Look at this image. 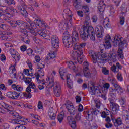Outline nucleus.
Masks as SVG:
<instances>
[{
	"label": "nucleus",
	"instance_id": "1",
	"mask_svg": "<svg viewBox=\"0 0 129 129\" xmlns=\"http://www.w3.org/2000/svg\"><path fill=\"white\" fill-rule=\"evenodd\" d=\"M109 53H103L101 55L100 52H94L92 50L89 51V56L92 59L93 62L95 64L97 63L98 66H102L109 58Z\"/></svg>",
	"mask_w": 129,
	"mask_h": 129
},
{
	"label": "nucleus",
	"instance_id": "2",
	"mask_svg": "<svg viewBox=\"0 0 129 129\" xmlns=\"http://www.w3.org/2000/svg\"><path fill=\"white\" fill-rule=\"evenodd\" d=\"M79 40L78 32L76 31L75 27H74L72 36L69 34L66 35L63 39V43L67 48H71L72 46H75V44H78L77 42Z\"/></svg>",
	"mask_w": 129,
	"mask_h": 129
},
{
	"label": "nucleus",
	"instance_id": "3",
	"mask_svg": "<svg viewBox=\"0 0 129 129\" xmlns=\"http://www.w3.org/2000/svg\"><path fill=\"white\" fill-rule=\"evenodd\" d=\"M86 46V43H76L73 47L74 50L71 54L74 59H76L79 64H81L83 62V51L82 48Z\"/></svg>",
	"mask_w": 129,
	"mask_h": 129
},
{
	"label": "nucleus",
	"instance_id": "4",
	"mask_svg": "<svg viewBox=\"0 0 129 129\" xmlns=\"http://www.w3.org/2000/svg\"><path fill=\"white\" fill-rule=\"evenodd\" d=\"M46 83H48V88H52L53 87L54 94L56 97H60L61 92V88L60 83L58 82H54V78L48 77L46 80Z\"/></svg>",
	"mask_w": 129,
	"mask_h": 129
},
{
	"label": "nucleus",
	"instance_id": "5",
	"mask_svg": "<svg viewBox=\"0 0 129 129\" xmlns=\"http://www.w3.org/2000/svg\"><path fill=\"white\" fill-rule=\"evenodd\" d=\"M113 44L115 47L119 46V48H121V49H124V48H126L127 46V41L122 37H118V36H116L114 38Z\"/></svg>",
	"mask_w": 129,
	"mask_h": 129
},
{
	"label": "nucleus",
	"instance_id": "6",
	"mask_svg": "<svg viewBox=\"0 0 129 129\" xmlns=\"http://www.w3.org/2000/svg\"><path fill=\"white\" fill-rule=\"evenodd\" d=\"M59 71L61 79L63 80H64V79H67L68 87L70 89L72 88L73 82H72V80L70 79V75L68 74L66 70L63 68H60Z\"/></svg>",
	"mask_w": 129,
	"mask_h": 129
},
{
	"label": "nucleus",
	"instance_id": "7",
	"mask_svg": "<svg viewBox=\"0 0 129 129\" xmlns=\"http://www.w3.org/2000/svg\"><path fill=\"white\" fill-rule=\"evenodd\" d=\"M11 25L13 28H15V27H17V26H19L20 27H25V29H27V30H28V32L31 33V34H35L34 28H31V27H30V25H29V24L23 21L18 20L16 22L11 23Z\"/></svg>",
	"mask_w": 129,
	"mask_h": 129
},
{
	"label": "nucleus",
	"instance_id": "8",
	"mask_svg": "<svg viewBox=\"0 0 129 129\" xmlns=\"http://www.w3.org/2000/svg\"><path fill=\"white\" fill-rule=\"evenodd\" d=\"M81 119V113L77 112L75 117V119L72 118H68V121L71 127L73 129L76 128V121H79Z\"/></svg>",
	"mask_w": 129,
	"mask_h": 129
},
{
	"label": "nucleus",
	"instance_id": "9",
	"mask_svg": "<svg viewBox=\"0 0 129 129\" xmlns=\"http://www.w3.org/2000/svg\"><path fill=\"white\" fill-rule=\"evenodd\" d=\"M84 30L86 33L90 36V39L91 41H95V33H94V29L92 26H85L83 27Z\"/></svg>",
	"mask_w": 129,
	"mask_h": 129
},
{
	"label": "nucleus",
	"instance_id": "10",
	"mask_svg": "<svg viewBox=\"0 0 129 129\" xmlns=\"http://www.w3.org/2000/svg\"><path fill=\"white\" fill-rule=\"evenodd\" d=\"M110 106L111 107V112L113 115L117 114L118 111L119 110V106L115 103L113 100L110 101Z\"/></svg>",
	"mask_w": 129,
	"mask_h": 129
},
{
	"label": "nucleus",
	"instance_id": "11",
	"mask_svg": "<svg viewBox=\"0 0 129 129\" xmlns=\"http://www.w3.org/2000/svg\"><path fill=\"white\" fill-rule=\"evenodd\" d=\"M63 18L68 22V24H71V20L72 19V13L70 9L66 8L63 10Z\"/></svg>",
	"mask_w": 129,
	"mask_h": 129
},
{
	"label": "nucleus",
	"instance_id": "12",
	"mask_svg": "<svg viewBox=\"0 0 129 129\" xmlns=\"http://www.w3.org/2000/svg\"><path fill=\"white\" fill-rule=\"evenodd\" d=\"M88 62H84L83 66V73L85 77L87 78L91 77V73L89 68H88Z\"/></svg>",
	"mask_w": 129,
	"mask_h": 129
},
{
	"label": "nucleus",
	"instance_id": "13",
	"mask_svg": "<svg viewBox=\"0 0 129 129\" xmlns=\"http://www.w3.org/2000/svg\"><path fill=\"white\" fill-rule=\"evenodd\" d=\"M51 40L52 47L55 49H58V48H59V46L60 45L58 36L56 35H53L51 38Z\"/></svg>",
	"mask_w": 129,
	"mask_h": 129
},
{
	"label": "nucleus",
	"instance_id": "14",
	"mask_svg": "<svg viewBox=\"0 0 129 129\" xmlns=\"http://www.w3.org/2000/svg\"><path fill=\"white\" fill-rule=\"evenodd\" d=\"M96 35L99 39L103 37V27L101 25H97L95 29Z\"/></svg>",
	"mask_w": 129,
	"mask_h": 129
},
{
	"label": "nucleus",
	"instance_id": "15",
	"mask_svg": "<svg viewBox=\"0 0 129 129\" xmlns=\"http://www.w3.org/2000/svg\"><path fill=\"white\" fill-rule=\"evenodd\" d=\"M66 106L70 115H75V114L78 112L77 109H75L74 106H73L72 104H66Z\"/></svg>",
	"mask_w": 129,
	"mask_h": 129
},
{
	"label": "nucleus",
	"instance_id": "16",
	"mask_svg": "<svg viewBox=\"0 0 129 129\" xmlns=\"http://www.w3.org/2000/svg\"><path fill=\"white\" fill-rule=\"evenodd\" d=\"M35 23H32L30 24L31 27L30 29H33L34 31H35V29H36L35 27H36V28H42V23L43 21L41 20V19H38L34 20ZM36 36V33L34 32V34Z\"/></svg>",
	"mask_w": 129,
	"mask_h": 129
},
{
	"label": "nucleus",
	"instance_id": "17",
	"mask_svg": "<svg viewBox=\"0 0 129 129\" xmlns=\"http://www.w3.org/2000/svg\"><path fill=\"white\" fill-rule=\"evenodd\" d=\"M84 113H86V116L87 117H88V118H89V117H92V115H93V114H94L95 115H97V114L99 113V111L96 109V108L95 109L92 108L91 110H90L88 112L84 111Z\"/></svg>",
	"mask_w": 129,
	"mask_h": 129
},
{
	"label": "nucleus",
	"instance_id": "18",
	"mask_svg": "<svg viewBox=\"0 0 129 129\" xmlns=\"http://www.w3.org/2000/svg\"><path fill=\"white\" fill-rule=\"evenodd\" d=\"M110 81L112 83V84H113V85L114 87V89L115 91L117 92L118 94L120 95L121 94V93H123V89H122V88H121L120 86H119V85L117 84H114V83L113 82L114 81H115V80L113 79H111Z\"/></svg>",
	"mask_w": 129,
	"mask_h": 129
},
{
	"label": "nucleus",
	"instance_id": "19",
	"mask_svg": "<svg viewBox=\"0 0 129 129\" xmlns=\"http://www.w3.org/2000/svg\"><path fill=\"white\" fill-rule=\"evenodd\" d=\"M111 41V38H110V36L107 35L105 37L104 46L105 49H108L110 48H111V44H110Z\"/></svg>",
	"mask_w": 129,
	"mask_h": 129
},
{
	"label": "nucleus",
	"instance_id": "20",
	"mask_svg": "<svg viewBox=\"0 0 129 129\" xmlns=\"http://www.w3.org/2000/svg\"><path fill=\"white\" fill-rule=\"evenodd\" d=\"M111 118L115 126H119V125L122 124V120H121V118L119 117L117 119H115L114 116L111 114Z\"/></svg>",
	"mask_w": 129,
	"mask_h": 129
},
{
	"label": "nucleus",
	"instance_id": "21",
	"mask_svg": "<svg viewBox=\"0 0 129 129\" xmlns=\"http://www.w3.org/2000/svg\"><path fill=\"white\" fill-rule=\"evenodd\" d=\"M37 32L38 33V34L41 36V37H43L44 39H46V40H50V36L47 35L46 30L45 29H41L40 30L39 29L37 30Z\"/></svg>",
	"mask_w": 129,
	"mask_h": 129
},
{
	"label": "nucleus",
	"instance_id": "22",
	"mask_svg": "<svg viewBox=\"0 0 129 129\" xmlns=\"http://www.w3.org/2000/svg\"><path fill=\"white\" fill-rule=\"evenodd\" d=\"M68 67L71 70H73L74 72H78L80 70V68L79 67L76 68L75 64L72 61L69 62Z\"/></svg>",
	"mask_w": 129,
	"mask_h": 129
},
{
	"label": "nucleus",
	"instance_id": "23",
	"mask_svg": "<svg viewBox=\"0 0 129 129\" xmlns=\"http://www.w3.org/2000/svg\"><path fill=\"white\" fill-rule=\"evenodd\" d=\"M80 35L81 38L82 39V40H84L85 41L87 38H88V34L87 33L86 31L84 29L83 27L81 28V30L80 31Z\"/></svg>",
	"mask_w": 129,
	"mask_h": 129
},
{
	"label": "nucleus",
	"instance_id": "24",
	"mask_svg": "<svg viewBox=\"0 0 129 129\" xmlns=\"http://www.w3.org/2000/svg\"><path fill=\"white\" fill-rule=\"evenodd\" d=\"M48 114L50 119L54 120V119H56V113H54V109L53 107L49 108L48 111Z\"/></svg>",
	"mask_w": 129,
	"mask_h": 129
},
{
	"label": "nucleus",
	"instance_id": "25",
	"mask_svg": "<svg viewBox=\"0 0 129 129\" xmlns=\"http://www.w3.org/2000/svg\"><path fill=\"white\" fill-rule=\"evenodd\" d=\"M89 91L92 95H94L96 93H98V87L94 85H92L89 88Z\"/></svg>",
	"mask_w": 129,
	"mask_h": 129
},
{
	"label": "nucleus",
	"instance_id": "26",
	"mask_svg": "<svg viewBox=\"0 0 129 129\" xmlns=\"http://www.w3.org/2000/svg\"><path fill=\"white\" fill-rule=\"evenodd\" d=\"M12 123L14 124H20V125H26L27 122L20 119H13L12 120Z\"/></svg>",
	"mask_w": 129,
	"mask_h": 129
},
{
	"label": "nucleus",
	"instance_id": "27",
	"mask_svg": "<svg viewBox=\"0 0 129 129\" xmlns=\"http://www.w3.org/2000/svg\"><path fill=\"white\" fill-rule=\"evenodd\" d=\"M5 109H6L8 112L10 111V114H11L12 112H14V108L12 106H10L8 104H5L4 105L2 106Z\"/></svg>",
	"mask_w": 129,
	"mask_h": 129
},
{
	"label": "nucleus",
	"instance_id": "28",
	"mask_svg": "<svg viewBox=\"0 0 129 129\" xmlns=\"http://www.w3.org/2000/svg\"><path fill=\"white\" fill-rule=\"evenodd\" d=\"M11 87L12 89H14V90H16V91H22L23 90V87H22V86L21 85H16V84H13L11 86Z\"/></svg>",
	"mask_w": 129,
	"mask_h": 129
},
{
	"label": "nucleus",
	"instance_id": "29",
	"mask_svg": "<svg viewBox=\"0 0 129 129\" xmlns=\"http://www.w3.org/2000/svg\"><path fill=\"white\" fill-rule=\"evenodd\" d=\"M45 75L44 72V69L38 68V72L35 74V77H40L41 76H44Z\"/></svg>",
	"mask_w": 129,
	"mask_h": 129
},
{
	"label": "nucleus",
	"instance_id": "30",
	"mask_svg": "<svg viewBox=\"0 0 129 129\" xmlns=\"http://www.w3.org/2000/svg\"><path fill=\"white\" fill-rule=\"evenodd\" d=\"M109 95L113 98H115L116 97V91H115V89L110 88L109 89Z\"/></svg>",
	"mask_w": 129,
	"mask_h": 129
},
{
	"label": "nucleus",
	"instance_id": "31",
	"mask_svg": "<svg viewBox=\"0 0 129 129\" xmlns=\"http://www.w3.org/2000/svg\"><path fill=\"white\" fill-rule=\"evenodd\" d=\"M82 10L84 14L89 15V7L87 5L82 6Z\"/></svg>",
	"mask_w": 129,
	"mask_h": 129
},
{
	"label": "nucleus",
	"instance_id": "32",
	"mask_svg": "<svg viewBox=\"0 0 129 129\" xmlns=\"http://www.w3.org/2000/svg\"><path fill=\"white\" fill-rule=\"evenodd\" d=\"M9 72L10 74H13L14 76H16L17 74V71L14 66H12L9 68Z\"/></svg>",
	"mask_w": 129,
	"mask_h": 129
},
{
	"label": "nucleus",
	"instance_id": "33",
	"mask_svg": "<svg viewBox=\"0 0 129 129\" xmlns=\"http://www.w3.org/2000/svg\"><path fill=\"white\" fill-rule=\"evenodd\" d=\"M31 88H32V89H34V88H36V85L34 83H31L29 84V86L27 87L26 91L27 93H30L32 91V90H31Z\"/></svg>",
	"mask_w": 129,
	"mask_h": 129
},
{
	"label": "nucleus",
	"instance_id": "34",
	"mask_svg": "<svg viewBox=\"0 0 129 129\" xmlns=\"http://www.w3.org/2000/svg\"><path fill=\"white\" fill-rule=\"evenodd\" d=\"M56 57V55H55V52H53V53H49V54L47 55L46 59L47 60H54L55 61V58Z\"/></svg>",
	"mask_w": 129,
	"mask_h": 129
},
{
	"label": "nucleus",
	"instance_id": "35",
	"mask_svg": "<svg viewBox=\"0 0 129 129\" xmlns=\"http://www.w3.org/2000/svg\"><path fill=\"white\" fill-rule=\"evenodd\" d=\"M2 3H5L8 6H12V5H16V1L14 0H2Z\"/></svg>",
	"mask_w": 129,
	"mask_h": 129
},
{
	"label": "nucleus",
	"instance_id": "36",
	"mask_svg": "<svg viewBox=\"0 0 129 129\" xmlns=\"http://www.w3.org/2000/svg\"><path fill=\"white\" fill-rule=\"evenodd\" d=\"M18 10L21 13L22 15H23V16H24V17H27V16H28V12L24 8H18Z\"/></svg>",
	"mask_w": 129,
	"mask_h": 129
},
{
	"label": "nucleus",
	"instance_id": "37",
	"mask_svg": "<svg viewBox=\"0 0 129 129\" xmlns=\"http://www.w3.org/2000/svg\"><path fill=\"white\" fill-rule=\"evenodd\" d=\"M57 119L60 122V123H62L63 120L64 119V112H61L57 116Z\"/></svg>",
	"mask_w": 129,
	"mask_h": 129
},
{
	"label": "nucleus",
	"instance_id": "38",
	"mask_svg": "<svg viewBox=\"0 0 129 129\" xmlns=\"http://www.w3.org/2000/svg\"><path fill=\"white\" fill-rule=\"evenodd\" d=\"M12 57L15 60L16 62H19L21 59V56L20 55V53L18 52H16V53L13 55Z\"/></svg>",
	"mask_w": 129,
	"mask_h": 129
},
{
	"label": "nucleus",
	"instance_id": "39",
	"mask_svg": "<svg viewBox=\"0 0 129 129\" xmlns=\"http://www.w3.org/2000/svg\"><path fill=\"white\" fill-rule=\"evenodd\" d=\"M40 77H36V78L37 80V82H38V83H39V84H45V85H48V84H49L48 83H47V80L46 81V82H45V80L43 79L42 80L39 79V78ZM48 79V78H46V80Z\"/></svg>",
	"mask_w": 129,
	"mask_h": 129
},
{
	"label": "nucleus",
	"instance_id": "40",
	"mask_svg": "<svg viewBox=\"0 0 129 129\" xmlns=\"http://www.w3.org/2000/svg\"><path fill=\"white\" fill-rule=\"evenodd\" d=\"M11 114L13 115V116H15L16 118H18V119H22V118H23V116H20L19 113H17V112H15V111L11 112Z\"/></svg>",
	"mask_w": 129,
	"mask_h": 129
},
{
	"label": "nucleus",
	"instance_id": "41",
	"mask_svg": "<svg viewBox=\"0 0 129 129\" xmlns=\"http://www.w3.org/2000/svg\"><path fill=\"white\" fill-rule=\"evenodd\" d=\"M104 26H106L107 28H109L110 27V24H109V20L108 18H105L103 21Z\"/></svg>",
	"mask_w": 129,
	"mask_h": 129
},
{
	"label": "nucleus",
	"instance_id": "42",
	"mask_svg": "<svg viewBox=\"0 0 129 129\" xmlns=\"http://www.w3.org/2000/svg\"><path fill=\"white\" fill-rule=\"evenodd\" d=\"M123 51H122V49H119L118 50V55L119 57V58H120L121 59H123V58H124V57L123 56Z\"/></svg>",
	"mask_w": 129,
	"mask_h": 129
},
{
	"label": "nucleus",
	"instance_id": "43",
	"mask_svg": "<svg viewBox=\"0 0 129 129\" xmlns=\"http://www.w3.org/2000/svg\"><path fill=\"white\" fill-rule=\"evenodd\" d=\"M73 6L77 10L79 9L80 8V2L74 1Z\"/></svg>",
	"mask_w": 129,
	"mask_h": 129
},
{
	"label": "nucleus",
	"instance_id": "44",
	"mask_svg": "<svg viewBox=\"0 0 129 129\" xmlns=\"http://www.w3.org/2000/svg\"><path fill=\"white\" fill-rule=\"evenodd\" d=\"M12 95V99H18V98H19V96H20V94L14 91L13 92Z\"/></svg>",
	"mask_w": 129,
	"mask_h": 129
},
{
	"label": "nucleus",
	"instance_id": "45",
	"mask_svg": "<svg viewBox=\"0 0 129 129\" xmlns=\"http://www.w3.org/2000/svg\"><path fill=\"white\" fill-rule=\"evenodd\" d=\"M95 107L96 108H100V105H101V103H100V101L99 100H96L95 99Z\"/></svg>",
	"mask_w": 129,
	"mask_h": 129
},
{
	"label": "nucleus",
	"instance_id": "46",
	"mask_svg": "<svg viewBox=\"0 0 129 129\" xmlns=\"http://www.w3.org/2000/svg\"><path fill=\"white\" fill-rule=\"evenodd\" d=\"M0 28L1 29H2V30L7 31V30H8V28H9V25L1 23Z\"/></svg>",
	"mask_w": 129,
	"mask_h": 129
},
{
	"label": "nucleus",
	"instance_id": "47",
	"mask_svg": "<svg viewBox=\"0 0 129 129\" xmlns=\"http://www.w3.org/2000/svg\"><path fill=\"white\" fill-rule=\"evenodd\" d=\"M111 70L112 72H114V73H117V72H118V69L116 68L115 65H113V66L111 67Z\"/></svg>",
	"mask_w": 129,
	"mask_h": 129
},
{
	"label": "nucleus",
	"instance_id": "48",
	"mask_svg": "<svg viewBox=\"0 0 129 129\" xmlns=\"http://www.w3.org/2000/svg\"><path fill=\"white\" fill-rule=\"evenodd\" d=\"M117 79L119 80V81H122L123 80V78H122V75L121 74V73L119 72L117 74Z\"/></svg>",
	"mask_w": 129,
	"mask_h": 129
},
{
	"label": "nucleus",
	"instance_id": "49",
	"mask_svg": "<svg viewBox=\"0 0 129 129\" xmlns=\"http://www.w3.org/2000/svg\"><path fill=\"white\" fill-rule=\"evenodd\" d=\"M24 80L25 82V83H27V84H31V81H32V79L29 77H26L24 78Z\"/></svg>",
	"mask_w": 129,
	"mask_h": 129
},
{
	"label": "nucleus",
	"instance_id": "50",
	"mask_svg": "<svg viewBox=\"0 0 129 129\" xmlns=\"http://www.w3.org/2000/svg\"><path fill=\"white\" fill-rule=\"evenodd\" d=\"M119 101H120V105L122 106L125 105V103L126 102V100H125V99H124L123 98H121V99H120V100H119Z\"/></svg>",
	"mask_w": 129,
	"mask_h": 129
},
{
	"label": "nucleus",
	"instance_id": "51",
	"mask_svg": "<svg viewBox=\"0 0 129 129\" xmlns=\"http://www.w3.org/2000/svg\"><path fill=\"white\" fill-rule=\"evenodd\" d=\"M102 72L104 74V75H108V74H109V71L105 68H102Z\"/></svg>",
	"mask_w": 129,
	"mask_h": 129
},
{
	"label": "nucleus",
	"instance_id": "52",
	"mask_svg": "<svg viewBox=\"0 0 129 129\" xmlns=\"http://www.w3.org/2000/svg\"><path fill=\"white\" fill-rule=\"evenodd\" d=\"M10 128V125L8 123H4L1 126V129H9Z\"/></svg>",
	"mask_w": 129,
	"mask_h": 129
},
{
	"label": "nucleus",
	"instance_id": "53",
	"mask_svg": "<svg viewBox=\"0 0 129 129\" xmlns=\"http://www.w3.org/2000/svg\"><path fill=\"white\" fill-rule=\"evenodd\" d=\"M23 96L26 98H31L32 97V94L30 93H23Z\"/></svg>",
	"mask_w": 129,
	"mask_h": 129
},
{
	"label": "nucleus",
	"instance_id": "54",
	"mask_svg": "<svg viewBox=\"0 0 129 129\" xmlns=\"http://www.w3.org/2000/svg\"><path fill=\"white\" fill-rule=\"evenodd\" d=\"M125 20L124 17L122 16L120 17L119 24L121 26H123L124 25V21Z\"/></svg>",
	"mask_w": 129,
	"mask_h": 129
},
{
	"label": "nucleus",
	"instance_id": "55",
	"mask_svg": "<svg viewBox=\"0 0 129 129\" xmlns=\"http://www.w3.org/2000/svg\"><path fill=\"white\" fill-rule=\"evenodd\" d=\"M68 22V23H65L64 25H63V30L64 29V30H66L64 31V34H67V30H68V29H69V25Z\"/></svg>",
	"mask_w": 129,
	"mask_h": 129
},
{
	"label": "nucleus",
	"instance_id": "56",
	"mask_svg": "<svg viewBox=\"0 0 129 129\" xmlns=\"http://www.w3.org/2000/svg\"><path fill=\"white\" fill-rule=\"evenodd\" d=\"M9 51H10V53L11 55H12V56H13V55L18 53V52H17V51H16V50H15L14 48L9 49Z\"/></svg>",
	"mask_w": 129,
	"mask_h": 129
},
{
	"label": "nucleus",
	"instance_id": "57",
	"mask_svg": "<svg viewBox=\"0 0 129 129\" xmlns=\"http://www.w3.org/2000/svg\"><path fill=\"white\" fill-rule=\"evenodd\" d=\"M22 40L25 44H27L28 45L30 44V39L29 38L22 37Z\"/></svg>",
	"mask_w": 129,
	"mask_h": 129
},
{
	"label": "nucleus",
	"instance_id": "58",
	"mask_svg": "<svg viewBox=\"0 0 129 129\" xmlns=\"http://www.w3.org/2000/svg\"><path fill=\"white\" fill-rule=\"evenodd\" d=\"M98 9L100 12H104V10L105 9V6H98Z\"/></svg>",
	"mask_w": 129,
	"mask_h": 129
},
{
	"label": "nucleus",
	"instance_id": "59",
	"mask_svg": "<svg viewBox=\"0 0 129 129\" xmlns=\"http://www.w3.org/2000/svg\"><path fill=\"white\" fill-rule=\"evenodd\" d=\"M7 96L9 98H11V99H13V92H8L7 93Z\"/></svg>",
	"mask_w": 129,
	"mask_h": 129
},
{
	"label": "nucleus",
	"instance_id": "60",
	"mask_svg": "<svg viewBox=\"0 0 129 129\" xmlns=\"http://www.w3.org/2000/svg\"><path fill=\"white\" fill-rule=\"evenodd\" d=\"M105 127L106 128H111L112 127V124L110 122H107L105 124Z\"/></svg>",
	"mask_w": 129,
	"mask_h": 129
},
{
	"label": "nucleus",
	"instance_id": "61",
	"mask_svg": "<svg viewBox=\"0 0 129 129\" xmlns=\"http://www.w3.org/2000/svg\"><path fill=\"white\" fill-rule=\"evenodd\" d=\"M78 111L81 112L83 111V106L81 104L79 105V107L78 108Z\"/></svg>",
	"mask_w": 129,
	"mask_h": 129
},
{
	"label": "nucleus",
	"instance_id": "62",
	"mask_svg": "<svg viewBox=\"0 0 129 129\" xmlns=\"http://www.w3.org/2000/svg\"><path fill=\"white\" fill-rule=\"evenodd\" d=\"M15 129H27V127L24 126V125H20L16 126Z\"/></svg>",
	"mask_w": 129,
	"mask_h": 129
},
{
	"label": "nucleus",
	"instance_id": "63",
	"mask_svg": "<svg viewBox=\"0 0 129 129\" xmlns=\"http://www.w3.org/2000/svg\"><path fill=\"white\" fill-rule=\"evenodd\" d=\"M38 109H43V104L42 103V102H38Z\"/></svg>",
	"mask_w": 129,
	"mask_h": 129
},
{
	"label": "nucleus",
	"instance_id": "64",
	"mask_svg": "<svg viewBox=\"0 0 129 129\" xmlns=\"http://www.w3.org/2000/svg\"><path fill=\"white\" fill-rule=\"evenodd\" d=\"M38 68L44 69V67H45V63L44 62H42V63L38 62Z\"/></svg>",
	"mask_w": 129,
	"mask_h": 129
}]
</instances>
